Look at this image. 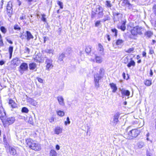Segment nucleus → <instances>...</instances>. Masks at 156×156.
Masks as SVG:
<instances>
[{
    "label": "nucleus",
    "instance_id": "63",
    "mask_svg": "<svg viewBox=\"0 0 156 156\" xmlns=\"http://www.w3.org/2000/svg\"><path fill=\"white\" fill-rule=\"evenodd\" d=\"M43 38H44V43H45V42H46V41L48 40V37H43Z\"/></svg>",
    "mask_w": 156,
    "mask_h": 156
},
{
    "label": "nucleus",
    "instance_id": "4",
    "mask_svg": "<svg viewBox=\"0 0 156 156\" xmlns=\"http://www.w3.org/2000/svg\"><path fill=\"white\" fill-rule=\"evenodd\" d=\"M15 121L14 117H10L7 118V117L4 119L2 121V122L4 124H5L6 125H10L13 123Z\"/></svg>",
    "mask_w": 156,
    "mask_h": 156
},
{
    "label": "nucleus",
    "instance_id": "58",
    "mask_svg": "<svg viewBox=\"0 0 156 156\" xmlns=\"http://www.w3.org/2000/svg\"><path fill=\"white\" fill-rule=\"evenodd\" d=\"M50 122H52L54 121V118L53 117H51L49 119Z\"/></svg>",
    "mask_w": 156,
    "mask_h": 156
},
{
    "label": "nucleus",
    "instance_id": "8",
    "mask_svg": "<svg viewBox=\"0 0 156 156\" xmlns=\"http://www.w3.org/2000/svg\"><path fill=\"white\" fill-rule=\"evenodd\" d=\"M94 77L95 85L98 87L99 86V84L98 83L99 80H101V77L100 74L97 73L95 75Z\"/></svg>",
    "mask_w": 156,
    "mask_h": 156
},
{
    "label": "nucleus",
    "instance_id": "44",
    "mask_svg": "<svg viewBox=\"0 0 156 156\" xmlns=\"http://www.w3.org/2000/svg\"><path fill=\"white\" fill-rule=\"evenodd\" d=\"M106 5L108 7H110L112 6L110 2L108 1L106 2Z\"/></svg>",
    "mask_w": 156,
    "mask_h": 156
},
{
    "label": "nucleus",
    "instance_id": "1",
    "mask_svg": "<svg viewBox=\"0 0 156 156\" xmlns=\"http://www.w3.org/2000/svg\"><path fill=\"white\" fill-rule=\"evenodd\" d=\"M26 142L27 146L33 150L39 151L41 149L40 145L32 140L30 139H27L26 140Z\"/></svg>",
    "mask_w": 156,
    "mask_h": 156
},
{
    "label": "nucleus",
    "instance_id": "32",
    "mask_svg": "<svg viewBox=\"0 0 156 156\" xmlns=\"http://www.w3.org/2000/svg\"><path fill=\"white\" fill-rule=\"evenodd\" d=\"M7 10H12V3L10 2H8L7 5Z\"/></svg>",
    "mask_w": 156,
    "mask_h": 156
},
{
    "label": "nucleus",
    "instance_id": "56",
    "mask_svg": "<svg viewBox=\"0 0 156 156\" xmlns=\"http://www.w3.org/2000/svg\"><path fill=\"white\" fill-rule=\"evenodd\" d=\"M114 16H121V14L119 13V12H115L114 13Z\"/></svg>",
    "mask_w": 156,
    "mask_h": 156
},
{
    "label": "nucleus",
    "instance_id": "41",
    "mask_svg": "<svg viewBox=\"0 0 156 156\" xmlns=\"http://www.w3.org/2000/svg\"><path fill=\"white\" fill-rule=\"evenodd\" d=\"M144 143L143 142H140L138 144V147L139 148H142L144 147Z\"/></svg>",
    "mask_w": 156,
    "mask_h": 156
},
{
    "label": "nucleus",
    "instance_id": "57",
    "mask_svg": "<svg viewBox=\"0 0 156 156\" xmlns=\"http://www.w3.org/2000/svg\"><path fill=\"white\" fill-rule=\"evenodd\" d=\"M28 101L31 103L34 100V99L31 98H29L27 99Z\"/></svg>",
    "mask_w": 156,
    "mask_h": 156
},
{
    "label": "nucleus",
    "instance_id": "13",
    "mask_svg": "<svg viewBox=\"0 0 156 156\" xmlns=\"http://www.w3.org/2000/svg\"><path fill=\"white\" fill-rule=\"evenodd\" d=\"M26 39L28 41H29L31 39H33L34 37L31 34L30 32L27 31L26 32Z\"/></svg>",
    "mask_w": 156,
    "mask_h": 156
},
{
    "label": "nucleus",
    "instance_id": "25",
    "mask_svg": "<svg viewBox=\"0 0 156 156\" xmlns=\"http://www.w3.org/2000/svg\"><path fill=\"white\" fill-rule=\"evenodd\" d=\"M37 67V65L34 63H31L29 65V68L30 70H34Z\"/></svg>",
    "mask_w": 156,
    "mask_h": 156
},
{
    "label": "nucleus",
    "instance_id": "49",
    "mask_svg": "<svg viewBox=\"0 0 156 156\" xmlns=\"http://www.w3.org/2000/svg\"><path fill=\"white\" fill-rule=\"evenodd\" d=\"M96 14H97L96 12L94 10L92 12L91 14V17L92 18H94L95 17V15Z\"/></svg>",
    "mask_w": 156,
    "mask_h": 156
},
{
    "label": "nucleus",
    "instance_id": "45",
    "mask_svg": "<svg viewBox=\"0 0 156 156\" xmlns=\"http://www.w3.org/2000/svg\"><path fill=\"white\" fill-rule=\"evenodd\" d=\"M41 16L42 20L44 22H46V19L45 18L46 15L44 14H42Z\"/></svg>",
    "mask_w": 156,
    "mask_h": 156
},
{
    "label": "nucleus",
    "instance_id": "19",
    "mask_svg": "<svg viewBox=\"0 0 156 156\" xmlns=\"http://www.w3.org/2000/svg\"><path fill=\"white\" fill-rule=\"evenodd\" d=\"M121 91V94L123 95L129 96L130 95V92L128 90H126L125 89H122Z\"/></svg>",
    "mask_w": 156,
    "mask_h": 156
},
{
    "label": "nucleus",
    "instance_id": "27",
    "mask_svg": "<svg viewBox=\"0 0 156 156\" xmlns=\"http://www.w3.org/2000/svg\"><path fill=\"white\" fill-rule=\"evenodd\" d=\"M49 156H58L56 151L53 149H51L49 153Z\"/></svg>",
    "mask_w": 156,
    "mask_h": 156
},
{
    "label": "nucleus",
    "instance_id": "15",
    "mask_svg": "<svg viewBox=\"0 0 156 156\" xmlns=\"http://www.w3.org/2000/svg\"><path fill=\"white\" fill-rule=\"evenodd\" d=\"M123 3L127 6L128 9H132L133 8V6L132 4H130L128 0H123Z\"/></svg>",
    "mask_w": 156,
    "mask_h": 156
},
{
    "label": "nucleus",
    "instance_id": "59",
    "mask_svg": "<svg viewBox=\"0 0 156 156\" xmlns=\"http://www.w3.org/2000/svg\"><path fill=\"white\" fill-rule=\"evenodd\" d=\"M104 71V69L102 68H101L100 69V70L99 71V73H100V75L102 74L103 73V72Z\"/></svg>",
    "mask_w": 156,
    "mask_h": 156
},
{
    "label": "nucleus",
    "instance_id": "7",
    "mask_svg": "<svg viewBox=\"0 0 156 156\" xmlns=\"http://www.w3.org/2000/svg\"><path fill=\"white\" fill-rule=\"evenodd\" d=\"M6 117L5 111L3 108L1 106L0 107V118L2 121Z\"/></svg>",
    "mask_w": 156,
    "mask_h": 156
},
{
    "label": "nucleus",
    "instance_id": "60",
    "mask_svg": "<svg viewBox=\"0 0 156 156\" xmlns=\"http://www.w3.org/2000/svg\"><path fill=\"white\" fill-rule=\"evenodd\" d=\"M25 16L22 15V16H20V19L21 20H23L24 19H25Z\"/></svg>",
    "mask_w": 156,
    "mask_h": 156
},
{
    "label": "nucleus",
    "instance_id": "17",
    "mask_svg": "<svg viewBox=\"0 0 156 156\" xmlns=\"http://www.w3.org/2000/svg\"><path fill=\"white\" fill-rule=\"evenodd\" d=\"M95 59L96 62L98 63H101L103 60V58L97 55H95Z\"/></svg>",
    "mask_w": 156,
    "mask_h": 156
},
{
    "label": "nucleus",
    "instance_id": "3",
    "mask_svg": "<svg viewBox=\"0 0 156 156\" xmlns=\"http://www.w3.org/2000/svg\"><path fill=\"white\" fill-rule=\"evenodd\" d=\"M94 11L98 15V18L102 17L104 14L103 13V9L101 6L99 5L97 6Z\"/></svg>",
    "mask_w": 156,
    "mask_h": 156
},
{
    "label": "nucleus",
    "instance_id": "48",
    "mask_svg": "<svg viewBox=\"0 0 156 156\" xmlns=\"http://www.w3.org/2000/svg\"><path fill=\"white\" fill-rule=\"evenodd\" d=\"M153 11L154 15L156 16V4L154 5L153 7Z\"/></svg>",
    "mask_w": 156,
    "mask_h": 156
},
{
    "label": "nucleus",
    "instance_id": "9",
    "mask_svg": "<svg viewBox=\"0 0 156 156\" xmlns=\"http://www.w3.org/2000/svg\"><path fill=\"white\" fill-rule=\"evenodd\" d=\"M20 71L22 74L23 73L24 71L26 70L28 68L27 65V63H23L20 66Z\"/></svg>",
    "mask_w": 156,
    "mask_h": 156
},
{
    "label": "nucleus",
    "instance_id": "30",
    "mask_svg": "<svg viewBox=\"0 0 156 156\" xmlns=\"http://www.w3.org/2000/svg\"><path fill=\"white\" fill-rule=\"evenodd\" d=\"M92 47L90 46H88L86 47L85 51L87 53H90L91 51Z\"/></svg>",
    "mask_w": 156,
    "mask_h": 156
},
{
    "label": "nucleus",
    "instance_id": "31",
    "mask_svg": "<svg viewBox=\"0 0 156 156\" xmlns=\"http://www.w3.org/2000/svg\"><path fill=\"white\" fill-rule=\"evenodd\" d=\"M57 113L58 115L60 116H63L65 115V113L64 112L61 110L57 111Z\"/></svg>",
    "mask_w": 156,
    "mask_h": 156
},
{
    "label": "nucleus",
    "instance_id": "12",
    "mask_svg": "<svg viewBox=\"0 0 156 156\" xmlns=\"http://www.w3.org/2000/svg\"><path fill=\"white\" fill-rule=\"evenodd\" d=\"M136 30L138 34L139 35H142L144 32V29L141 26H136Z\"/></svg>",
    "mask_w": 156,
    "mask_h": 156
},
{
    "label": "nucleus",
    "instance_id": "36",
    "mask_svg": "<svg viewBox=\"0 0 156 156\" xmlns=\"http://www.w3.org/2000/svg\"><path fill=\"white\" fill-rule=\"evenodd\" d=\"M21 111L22 112L27 113L29 112V110L26 107H24L22 108Z\"/></svg>",
    "mask_w": 156,
    "mask_h": 156
},
{
    "label": "nucleus",
    "instance_id": "61",
    "mask_svg": "<svg viewBox=\"0 0 156 156\" xmlns=\"http://www.w3.org/2000/svg\"><path fill=\"white\" fill-rule=\"evenodd\" d=\"M32 105L35 106L37 105V103L34 100V101H33L31 103H30Z\"/></svg>",
    "mask_w": 156,
    "mask_h": 156
},
{
    "label": "nucleus",
    "instance_id": "64",
    "mask_svg": "<svg viewBox=\"0 0 156 156\" xmlns=\"http://www.w3.org/2000/svg\"><path fill=\"white\" fill-rule=\"evenodd\" d=\"M5 63V62L3 60H1L0 61V65H3Z\"/></svg>",
    "mask_w": 156,
    "mask_h": 156
},
{
    "label": "nucleus",
    "instance_id": "18",
    "mask_svg": "<svg viewBox=\"0 0 156 156\" xmlns=\"http://www.w3.org/2000/svg\"><path fill=\"white\" fill-rule=\"evenodd\" d=\"M109 85L112 88V92L113 93H115L116 91L117 88L116 86V85L115 84H114L113 83H110L109 84Z\"/></svg>",
    "mask_w": 156,
    "mask_h": 156
},
{
    "label": "nucleus",
    "instance_id": "33",
    "mask_svg": "<svg viewBox=\"0 0 156 156\" xmlns=\"http://www.w3.org/2000/svg\"><path fill=\"white\" fill-rule=\"evenodd\" d=\"M13 50V47L12 46H10L9 48V51L10 54V58L12 56V53Z\"/></svg>",
    "mask_w": 156,
    "mask_h": 156
},
{
    "label": "nucleus",
    "instance_id": "51",
    "mask_svg": "<svg viewBox=\"0 0 156 156\" xmlns=\"http://www.w3.org/2000/svg\"><path fill=\"white\" fill-rule=\"evenodd\" d=\"M133 50H134V48H131L127 50H126V52L130 53L132 51H133Z\"/></svg>",
    "mask_w": 156,
    "mask_h": 156
},
{
    "label": "nucleus",
    "instance_id": "26",
    "mask_svg": "<svg viewBox=\"0 0 156 156\" xmlns=\"http://www.w3.org/2000/svg\"><path fill=\"white\" fill-rule=\"evenodd\" d=\"M46 53L48 54H51L52 55H53L54 53V50L52 49H46L45 50Z\"/></svg>",
    "mask_w": 156,
    "mask_h": 156
},
{
    "label": "nucleus",
    "instance_id": "23",
    "mask_svg": "<svg viewBox=\"0 0 156 156\" xmlns=\"http://www.w3.org/2000/svg\"><path fill=\"white\" fill-rule=\"evenodd\" d=\"M135 65V63L134 61L132 60V58H130L129 62L127 65L128 67L130 68L131 66H134Z\"/></svg>",
    "mask_w": 156,
    "mask_h": 156
},
{
    "label": "nucleus",
    "instance_id": "40",
    "mask_svg": "<svg viewBox=\"0 0 156 156\" xmlns=\"http://www.w3.org/2000/svg\"><path fill=\"white\" fill-rule=\"evenodd\" d=\"M70 123V122L69 120V117H67L66 119V121L65 122V124L66 125H67L68 124H69Z\"/></svg>",
    "mask_w": 156,
    "mask_h": 156
},
{
    "label": "nucleus",
    "instance_id": "54",
    "mask_svg": "<svg viewBox=\"0 0 156 156\" xmlns=\"http://www.w3.org/2000/svg\"><path fill=\"white\" fill-rule=\"evenodd\" d=\"M101 21L99 20L97 21L95 23V26L96 27H98L100 24Z\"/></svg>",
    "mask_w": 156,
    "mask_h": 156
},
{
    "label": "nucleus",
    "instance_id": "38",
    "mask_svg": "<svg viewBox=\"0 0 156 156\" xmlns=\"http://www.w3.org/2000/svg\"><path fill=\"white\" fill-rule=\"evenodd\" d=\"M0 30L4 34H5L7 31L6 29L3 26H2L1 27Z\"/></svg>",
    "mask_w": 156,
    "mask_h": 156
},
{
    "label": "nucleus",
    "instance_id": "55",
    "mask_svg": "<svg viewBox=\"0 0 156 156\" xmlns=\"http://www.w3.org/2000/svg\"><path fill=\"white\" fill-rule=\"evenodd\" d=\"M20 38L22 39H23L26 38V35H24L23 34H22L21 35Z\"/></svg>",
    "mask_w": 156,
    "mask_h": 156
},
{
    "label": "nucleus",
    "instance_id": "35",
    "mask_svg": "<svg viewBox=\"0 0 156 156\" xmlns=\"http://www.w3.org/2000/svg\"><path fill=\"white\" fill-rule=\"evenodd\" d=\"M65 57V54L62 53L60 55L59 58L58 60L60 61H63V59Z\"/></svg>",
    "mask_w": 156,
    "mask_h": 156
},
{
    "label": "nucleus",
    "instance_id": "22",
    "mask_svg": "<svg viewBox=\"0 0 156 156\" xmlns=\"http://www.w3.org/2000/svg\"><path fill=\"white\" fill-rule=\"evenodd\" d=\"M62 129L59 127H57L55 129V133L57 134L62 133Z\"/></svg>",
    "mask_w": 156,
    "mask_h": 156
},
{
    "label": "nucleus",
    "instance_id": "20",
    "mask_svg": "<svg viewBox=\"0 0 156 156\" xmlns=\"http://www.w3.org/2000/svg\"><path fill=\"white\" fill-rule=\"evenodd\" d=\"M9 104L13 108H14L17 107L16 104L13 100H10L9 101Z\"/></svg>",
    "mask_w": 156,
    "mask_h": 156
},
{
    "label": "nucleus",
    "instance_id": "10",
    "mask_svg": "<svg viewBox=\"0 0 156 156\" xmlns=\"http://www.w3.org/2000/svg\"><path fill=\"white\" fill-rule=\"evenodd\" d=\"M120 115V114L119 112L116 113L114 115L112 122L115 125L117 124L119 122L118 119Z\"/></svg>",
    "mask_w": 156,
    "mask_h": 156
},
{
    "label": "nucleus",
    "instance_id": "11",
    "mask_svg": "<svg viewBox=\"0 0 156 156\" xmlns=\"http://www.w3.org/2000/svg\"><path fill=\"white\" fill-rule=\"evenodd\" d=\"M11 63L14 66H16L20 63V61L18 58H15L11 61Z\"/></svg>",
    "mask_w": 156,
    "mask_h": 156
},
{
    "label": "nucleus",
    "instance_id": "53",
    "mask_svg": "<svg viewBox=\"0 0 156 156\" xmlns=\"http://www.w3.org/2000/svg\"><path fill=\"white\" fill-rule=\"evenodd\" d=\"M36 79L39 82H40V83H43V80L42 79H41L40 78L38 77H37L36 78Z\"/></svg>",
    "mask_w": 156,
    "mask_h": 156
},
{
    "label": "nucleus",
    "instance_id": "42",
    "mask_svg": "<svg viewBox=\"0 0 156 156\" xmlns=\"http://www.w3.org/2000/svg\"><path fill=\"white\" fill-rule=\"evenodd\" d=\"M129 58L128 56H126L124 58L123 60V62L125 64H126L128 62Z\"/></svg>",
    "mask_w": 156,
    "mask_h": 156
},
{
    "label": "nucleus",
    "instance_id": "21",
    "mask_svg": "<svg viewBox=\"0 0 156 156\" xmlns=\"http://www.w3.org/2000/svg\"><path fill=\"white\" fill-rule=\"evenodd\" d=\"M131 33L133 35L136 36L138 34L136 30V26L133 27V28L132 29L131 31Z\"/></svg>",
    "mask_w": 156,
    "mask_h": 156
},
{
    "label": "nucleus",
    "instance_id": "6",
    "mask_svg": "<svg viewBox=\"0 0 156 156\" xmlns=\"http://www.w3.org/2000/svg\"><path fill=\"white\" fill-rule=\"evenodd\" d=\"M126 20H122L120 23L118 24L117 27L119 29H120L122 31H124L126 28Z\"/></svg>",
    "mask_w": 156,
    "mask_h": 156
},
{
    "label": "nucleus",
    "instance_id": "5",
    "mask_svg": "<svg viewBox=\"0 0 156 156\" xmlns=\"http://www.w3.org/2000/svg\"><path fill=\"white\" fill-rule=\"evenodd\" d=\"M52 62L53 61L51 59H49L48 58L46 59L45 62L46 64V70H49L50 69L53 67Z\"/></svg>",
    "mask_w": 156,
    "mask_h": 156
},
{
    "label": "nucleus",
    "instance_id": "16",
    "mask_svg": "<svg viewBox=\"0 0 156 156\" xmlns=\"http://www.w3.org/2000/svg\"><path fill=\"white\" fill-rule=\"evenodd\" d=\"M8 148L9 151L11 154L12 155H14L16 154V151L13 147L9 146Z\"/></svg>",
    "mask_w": 156,
    "mask_h": 156
},
{
    "label": "nucleus",
    "instance_id": "37",
    "mask_svg": "<svg viewBox=\"0 0 156 156\" xmlns=\"http://www.w3.org/2000/svg\"><path fill=\"white\" fill-rule=\"evenodd\" d=\"M123 42V41L121 39H119L117 40L116 44L117 45H121Z\"/></svg>",
    "mask_w": 156,
    "mask_h": 156
},
{
    "label": "nucleus",
    "instance_id": "2",
    "mask_svg": "<svg viewBox=\"0 0 156 156\" xmlns=\"http://www.w3.org/2000/svg\"><path fill=\"white\" fill-rule=\"evenodd\" d=\"M140 131L136 129H134L130 131L128 134L126 138L129 139H132L136 137L139 134Z\"/></svg>",
    "mask_w": 156,
    "mask_h": 156
},
{
    "label": "nucleus",
    "instance_id": "14",
    "mask_svg": "<svg viewBox=\"0 0 156 156\" xmlns=\"http://www.w3.org/2000/svg\"><path fill=\"white\" fill-rule=\"evenodd\" d=\"M57 99L60 105L63 106L65 104L64 101V99L61 96H58L57 97Z\"/></svg>",
    "mask_w": 156,
    "mask_h": 156
},
{
    "label": "nucleus",
    "instance_id": "28",
    "mask_svg": "<svg viewBox=\"0 0 156 156\" xmlns=\"http://www.w3.org/2000/svg\"><path fill=\"white\" fill-rule=\"evenodd\" d=\"M153 32L151 31H146L144 34L145 35H146L148 38L150 37L153 35Z\"/></svg>",
    "mask_w": 156,
    "mask_h": 156
},
{
    "label": "nucleus",
    "instance_id": "62",
    "mask_svg": "<svg viewBox=\"0 0 156 156\" xmlns=\"http://www.w3.org/2000/svg\"><path fill=\"white\" fill-rule=\"evenodd\" d=\"M154 53V50L153 49H151L150 50L149 54H152Z\"/></svg>",
    "mask_w": 156,
    "mask_h": 156
},
{
    "label": "nucleus",
    "instance_id": "50",
    "mask_svg": "<svg viewBox=\"0 0 156 156\" xmlns=\"http://www.w3.org/2000/svg\"><path fill=\"white\" fill-rule=\"evenodd\" d=\"M24 53L29 54L30 52V49L27 47H26L24 49Z\"/></svg>",
    "mask_w": 156,
    "mask_h": 156
},
{
    "label": "nucleus",
    "instance_id": "43",
    "mask_svg": "<svg viewBox=\"0 0 156 156\" xmlns=\"http://www.w3.org/2000/svg\"><path fill=\"white\" fill-rule=\"evenodd\" d=\"M110 19V17L108 15L105 16V18L103 20V21L104 22H105L106 20H109Z\"/></svg>",
    "mask_w": 156,
    "mask_h": 156
},
{
    "label": "nucleus",
    "instance_id": "52",
    "mask_svg": "<svg viewBox=\"0 0 156 156\" xmlns=\"http://www.w3.org/2000/svg\"><path fill=\"white\" fill-rule=\"evenodd\" d=\"M112 31L113 33H115V35H114L115 36H117V30L116 29H114L112 30Z\"/></svg>",
    "mask_w": 156,
    "mask_h": 156
},
{
    "label": "nucleus",
    "instance_id": "46",
    "mask_svg": "<svg viewBox=\"0 0 156 156\" xmlns=\"http://www.w3.org/2000/svg\"><path fill=\"white\" fill-rule=\"evenodd\" d=\"M12 10H7V13L9 16L11 17L12 13Z\"/></svg>",
    "mask_w": 156,
    "mask_h": 156
},
{
    "label": "nucleus",
    "instance_id": "39",
    "mask_svg": "<svg viewBox=\"0 0 156 156\" xmlns=\"http://www.w3.org/2000/svg\"><path fill=\"white\" fill-rule=\"evenodd\" d=\"M57 3L59 6L60 8L61 9L63 8V4L62 2H61L59 1H57Z\"/></svg>",
    "mask_w": 156,
    "mask_h": 156
},
{
    "label": "nucleus",
    "instance_id": "47",
    "mask_svg": "<svg viewBox=\"0 0 156 156\" xmlns=\"http://www.w3.org/2000/svg\"><path fill=\"white\" fill-rule=\"evenodd\" d=\"M14 28L15 30H20V28L17 25H15L14 26Z\"/></svg>",
    "mask_w": 156,
    "mask_h": 156
},
{
    "label": "nucleus",
    "instance_id": "29",
    "mask_svg": "<svg viewBox=\"0 0 156 156\" xmlns=\"http://www.w3.org/2000/svg\"><path fill=\"white\" fill-rule=\"evenodd\" d=\"M34 59L35 61L37 62H42V59L41 57L38 55H36L34 57Z\"/></svg>",
    "mask_w": 156,
    "mask_h": 156
},
{
    "label": "nucleus",
    "instance_id": "24",
    "mask_svg": "<svg viewBox=\"0 0 156 156\" xmlns=\"http://www.w3.org/2000/svg\"><path fill=\"white\" fill-rule=\"evenodd\" d=\"M98 50L100 52V53L101 55L104 54V48L103 46L101 44H98Z\"/></svg>",
    "mask_w": 156,
    "mask_h": 156
},
{
    "label": "nucleus",
    "instance_id": "34",
    "mask_svg": "<svg viewBox=\"0 0 156 156\" xmlns=\"http://www.w3.org/2000/svg\"><path fill=\"white\" fill-rule=\"evenodd\" d=\"M145 84L147 86H150L151 84V81L149 80H146L144 82Z\"/></svg>",
    "mask_w": 156,
    "mask_h": 156
}]
</instances>
